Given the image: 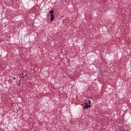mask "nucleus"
Wrapping results in <instances>:
<instances>
[{
    "instance_id": "nucleus-10",
    "label": "nucleus",
    "mask_w": 131,
    "mask_h": 131,
    "mask_svg": "<svg viewBox=\"0 0 131 131\" xmlns=\"http://www.w3.org/2000/svg\"><path fill=\"white\" fill-rule=\"evenodd\" d=\"M20 83H19V85H20Z\"/></svg>"
},
{
    "instance_id": "nucleus-2",
    "label": "nucleus",
    "mask_w": 131,
    "mask_h": 131,
    "mask_svg": "<svg viewBox=\"0 0 131 131\" xmlns=\"http://www.w3.org/2000/svg\"><path fill=\"white\" fill-rule=\"evenodd\" d=\"M50 16H51V20L52 21L54 18V15L53 14H51Z\"/></svg>"
},
{
    "instance_id": "nucleus-6",
    "label": "nucleus",
    "mask_w": 131,
    "mask_h": 131,
    "mask_svg": "<svg viewBox=\"0 0 131 131\" xmlns=\"http://www.w3.org/2000/svg\"><path fill=\"white\" fill-rule=\"evenodd\" d=\"M88 105V103L86 102L85 103V105Z\"/></svg>"
},
{
    "instance_id": "nucleus-9",
    "label": "nucleus",
    "mask_w": 131,
    "mask_h": 131,
    "mask_svg": "<svg viewBox=\"0 0 131 131\" xmlns=\"http://www.w3.org/2000/svg\"><path fill=\"white\" fill-rule=\"evenodd\" d=\"M63 17V16H62V17Z\"/></svg>"
},
{
    "instance_id": "nucleus-1",
    "label": "nucleus",
    "mask_w": 131,
    "mask_h": 131,
    "mask_svg": "<svg viewBox=\"0 0 131 131\" xmlns=\"http://www.w3.org/2000/svg\"><path fill=\"white\" fill-rule=\"evenodd\" d=\"M91 106V105L90 104L88 105H84V107H83V109H85V108H90Z\"/></svg>"
},
{
    "instance_id": "nucleus-3",
    "label": "nucleus",
    "mask_w": 131,
    "mask_h": 131,
    "mask_svg": "<svg viewBox=\"0 0 131 131\" xmlns=\"http://www.w3.org/2000/svg\"><path fill=\"white\" fill-rule=\"evenodd\" d=\"M54 11L53 10H50L49 12V13L51 14H52L54 13Z\"/></svg>"
},
{
    "instance_id": "nucleus-11",
    "label": "nucleus",
    "mask_w": 131,
    "mask_h": 131,
    "mask_svg": "<svg viewBox=\"0 0 131 131\" xmlns=\"http://www.w3.org/2000/svg\"><path fill=\"white\" fill-rule=\"evenodd\" d=\"M83 105V104H82V105Z\"/></svg>"
},
{
    "instance_id": "nucleus-5",
    "label": "nucleus",
    "mask_w": 131,
    "mask_h": 131,
    "mask_svg": "<svg viewBox=\"0 0 131 131\" xmlns=\"http://www.w3.org/2000/svg\"><path fill=\"white\" fill-rule=\"evenodd\" d=\"M91 103V101L90 100H89V103Z\"/></svg>"
},
{
    "instance_id": "nucleus-8",
    "label": "nucleus",
    "mask_w": 131,
    "mask_h": 131,
    "mask_svg": "<svg viewBox=\"0 0 131 131\" xmlns=\"http://www.w3.org/2000/svg\"><path fill=\"white\" fill-rule=\"evenodd\" d=\"M21 74L22 75H24V73H21Z\"/></svg>"
},
{
    "instance_id": "nucleus-7",
    "label": "nucleus",
    "mask_w": 131,
    "mask_h": 131,
    "mask_svg": "<svg viewBox=\"0 0 131 131\" xmlns=\"http://www.w3.org/2000/svg\"><path fill=\"white\" fill-rule=\"evenodd\" d=\"M13 79H16V78L15 77H14L13 78Z\"/></svg>"
},
{
    "instance_id": "nucleus-4",
    "label": "nucleus",
    "mask_w": 131,
    "mask_h": 131,
    "mask_svg": "<svg viewBox=\"0 0 131 131\" xmlns=\"http://www.w3.org/2000/svg\"><path fill=\"white\" fill-rule=\"evenodd\" d=\"M27 76V75L26 74L24 76H23V77H22L21 78H24L25 77Z\"/></svg>"
}]
</instances>
